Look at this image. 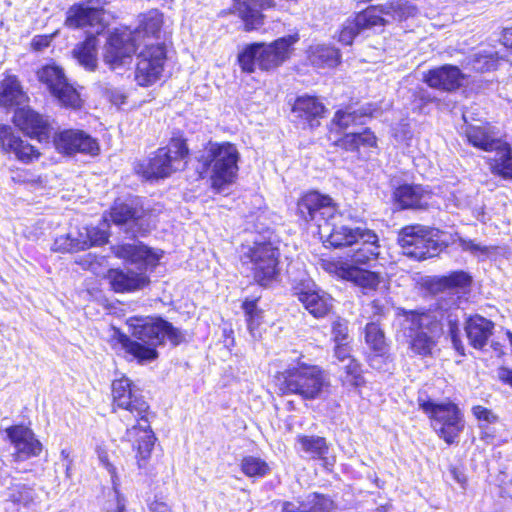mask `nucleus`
Listing matches in <instances>:
<instances>
[{
    "label": "nucleus",
    "mask_w": 512,
    "mask_h": 512,
    "mask_svg": "<svg viewBox=\"0 0 512 512\" xmlns=\"http://www.w3.org/2000/svg\"><path fill=\"white\" fill-rule=\"evenodd\" d=\"M403 317L401 326L409 338V349L413 354L421 357L432 356L443 333V321L446 320L454 349L459 355H465V348L459 337L458 308L447 309L441 303L428 311H403Z\"/></svg>",
    "instance_id": "nucleus-1"
},
{
    "label": "nucleus",
    "mask_w": 512,
    "mask_h": 512,
    "mask_svg": "<svg viewBox=\"0 0 512 512\" xmlns=\"http://www.w3.org/2000/svg\"><path fill=\"white\" fill-rule=\"evenodd\" d=\"M129 332L136 340L113 328L110 336L111 345L131 355L139 363L150 362L158 357L156 348L167 338L173 345L184 339L180 330L169 322L151 316H133L126 320Z\"/></svg>",
    "instance_id": "nucleus-2"
},
{
    "label": "nucleus",
    "mask_w": 512,
    "mask_h": 512,
    "mask_svg": "<svg viewBox=\"0 0 512 512\" xmlns=\"http://www.w3.org/2000/svg\"><path fill=\"white\" fill-rule=\"evenodd\" d=\"M112 398L115 408L128 411L137 420L136 425L126 430L124 439L132 443L138 466L142 468L149 459L156 440L148 420L149 405L140 389L127 377L112 382Z\"/></svg>",
    "instance_id": "nucleus-3"
},
{
    "label": "nucleus",
    "mask_w": 512,
    "mask_h": 512,
    "mask_svg": "<svg viewBox=\"0 0 512 512\" xmlns=\"http://www.w3.org/2000/svg\"><path fill=\"white\" fill-rule=\"evenodd\" d=\"M417 13L418 9L416 6L403 7L400 2L398 4L370 6L356 14L353 18H348L343 23L338 41L345 45H351L354 38L365 30L384 27L394 22H401L416 16Z\"/></svg>",
    "instance_id": "nucleus-4"
},
{
    "label": "nucleus",
    "mask_w": 512,
    "mask_h": 512,
    "mask_svg": "<svg viewBox=\"0 0 512 512\" xmlns=\"http://www.w3.org/2000/svg\"><path fill=\"white\" fill-rule=\"evenodd\" d=\"M299 40V34L294 33L280 37L271 43L250 44L239 53V65L247 73H253L256 66L263 71L274 70L290 59L294 45Z\"/></svg>",
    "instance_id": "nucleus-5"
},
{
    "label": "nucleus",
    "mask_w": 512,
    "mask_h": 512,
    "mask_svg": "<svg viewBox=\"0 0 512 512\" xmlns=\"http://www.w3.org/2000/svg\"><path fill=\"white\" fill-rule=\"evenodd\" d=\"M240 154L229 142L209 143L201 155L200 162L209 173L212 187L222 190L234 182L238 172Z\"/></svg>",
    "instance_id": "nucleus-6"
},
{
    "label": "nucleus",
    "mask_w": 512,
    "mask_h": 512,
    "mask_svg": "<svg viewBox=\"0 0 512 512\" xmlns=\"http://www.w3.org/2000/svg\"><path fill=\"white\" fill-rule=\"evenodd\" d=\"M420 409L428 416L437 435L447 444H453L464 430L465 421L459 407L451 402H435L431 399H419Z\"/></svg>",
    "instance_id": "nucleus-7"
},
{
    "label": "nucleus",
    "mask_w": 512,
    "mask_h": 512,
    "mask_svg": "<svg viewBox=\"0 0 512 512\" xmlns=\"http://www.w3.org/2000/svg\"><path fill=\"white\" fill-rule=\"evenodd\" d=\"M279 389L283 394H297L304 400L320 397L328 382L317 366L298 364L281 374Z\"/></svg>",
    "instance_id": "nucleus-8"
},
{
    "label": "nucleus",
    "mask_w": 512,
    "mask_h": 512,
    "mask_svg": "<svg viewBox=\"0 0 512 512\" xmlns=\"http://www.w3.org/2000/svg\"><path fill=\"white\" fill-rule=\"evenodd\" d=\"M398 241L403 253L417 260L434 257L446 246L438 230L421 225L404 227L399 233Z\"/></svg>",
    "instance_id": "nucleus-9"
},
{
    "label": "nucleus",
    "mask_w": 512,
    "mask_h": 512,
    "mask_svg": "<svg viewBox=\"0 0 512 512\" xmlns=\"http://www.w3.org/2000/svg\"><path fill=\"white\" fill-rule=\"evenodd\" d=\"M279 250L270 242H255L242 255V264L261 286L272 283L278 273Z\"/></svg>",
    "instance_id": "nucleus-10"
},
{
    "label": "nucleus",
    "mask_w": 512,
    "mask_h": 512,
    "mask_svg": "<svg viewBox=\"0 0 512 512\" xmlns=\"http://www.w3.org/2000/svg\"><path fill=\"white\" fill-rule=\"evenodd\" d=\"M188 149L181 139H172L165 147L159 148L139 172L146 179L165 178L181 170L186 164Z\"/></svg>",
    "instance_id": "nucleus-11"
},
{
    "label": "nucleus",
    "mask_w": 512,
    "mask_h": 512,
    "mask_svg": "<svg viewBox=\"0 0 512 512\" xmlns=\"http://www.w3.org/2000/svg\"><path fill=\"white\" fill-rule=\"evenodd\" d=\"M139 48V44L133 38L132 30L128 28L115 29L107 37L103 60L106 65L115 70L130 65L133 55Z\"/></svg>",
    "instance_id": "nucleus-12"
},
{
    "label": "nucleus",
    "mask_w": 512,
    "mask_h": 512,
    "mask_svg": "<svg viewBox=\"0 0 512 512\" xmlns=\"http://www.w3.org/2000/svg\"><path fill=\"white\" fill-rule=\"evenodd\" d=\"M166 61V50L162 43L145 44L137 55L135 80L143 87L153 85L161 79Z\"/></svg>",
    "instance_id": "nucleus-13"
},
{
    "label": "nucleus",
    "mask_w": 512,
    "mask_h": 512,
    "mask_svg": "<svg viewBox=\"0 0 512 512\" xmlns=\"http://www.w3.org/2000/svg\"><path fill=\"white\" fill-rule=\"evenodd\" d=\"M38 79L46 85L50 93L63 105L78 108L81 98L77 90L68 83L62 68L56 65L43 66L37 72Z\"/></svg>",
    "instance_id": "nucleus-14"
},
{
    "label": "nucleus",
    "mask_w": 512,
    "mask_h": 512,
    "mask_svg": "<svg viewBox=\"0 0 512 512\" xmlns=\"http://www.w3.org/2000/svg\"><path fill=\"white\" fill-rule=\"evenodd\" d=\"M297 211L303 220L319 228L324 221L337 217L338 206L330 196L310 191L298 200Z\"/></svg>",
    "instance_id": "nucleus-15"
},
{
    "label": "nucleus",
    "mask_w": 512,
    "mask_h": 512,
    "mask_svg": "<svg viewBox=\"0 0 512 512\" xmlns=\"http://www.w3.org/2000/svg\"><path fill=\"white\" fill-rule=\"evenodd\" d=\"M366 228L353 227L346 223L343 216L337 212V217L324 221L319 225V234L324 243L334 248L348 247L358 243L359 239L367 231Z\"/></svg>",
    "instance_id": "nucleus-16"
},
{
    "label": "nucleus",
    "mask_w": 512,
    "mask_h": 512,
    "mask_svg": "<svg viewBox=\"0 0 512 512\" xmlns=\"http://www.w3.org/2000/svg\"><path fill=\"white\" fill-rule=\"evenodd\" d=\"M322 266L328 273L341 279L352 281L367 291L376 290L382 282V277L379 273L362 269L341 259L324 261Z\"/></svg>",
    "instance_id": "nucleus-17"
},
{
    "label": "nucleus",
    "mask_w": 512,
    "mask_h": 512,
    "mask_svg": "<svg viewBox=\"0 0 512 512\" xmlns=\"http://www.w3.org/2000/svg\"><path fill=\"white\" fill-rule=\"evenodd\" d=\"M293 293L304 308L316 318L326 316L332 309V298L310 279L296 282L293 285Z\"/></svg>",
    "instance_id": "nucleus-18"
},
{
    "label": "nucleus",
    "mask_w": 512,
    "mask_h": 512,
    "mask_svg": "<svg viewBox=\"0 0 512 512\" xmlns=\"http://www.w3.org/2000/svg\"><path fill=\"white\" fill-rule=\"evenodd\" d=\"M111 249L117 258L135 265L141 271L156 267L163 256L162 250L149 248L136 240L114 245Z\"/></svg>",
    "instance_id": "nucleus-19"
},
{
    "label": "nucleus",
    "mask_w": 512,
    "mask_h": 512,
    "mask_svg": "<svg viewBox=\"0 0 512 512\" xmlns=\"http://www.w3.org/2000/svg\"><path fill=\"white\" fill-rule=\"evenodd\" d=\"M5 432L14 447L15 452L13 455L16 461H25L40 455L42 444L28 427L15 425L7 428Z\"/></svg>",
    "instance_id": "nucleus-20"
},
{
    "label": "nucleus",
    "mask_w": 512,
    "mask_h": 512,
    "mask_svg": "<svg viewBox=\"0 0 512 512\" xmlns=\"http://www.w3.org/2000/svg\"><path fill=\"white\" fill-rule=\"evenodd\" d=\"M55 148L64 154L76 152L97 154L99 147L95 139L81 130H65L54 138Z\"/></svg>",
    "instance_id": "nucleus-21"
},
{
    "label": "nucleus",
    "mask_w": 512,
    "mask_h": 512,
    "mask_svg": "<svg viewBox=\"0 0 512 512\" xmlns=\"http://www.w3.org/2000/svg\"><path fill=\"white\" fill-rule=\"evenodd\" d=\"M14 124L26 135L39 141L45 140L49 135L47 121L30 108H20L13 116Z\"/></svg>",
    "instance_id": "nucleus-22"
},
{
    "label": "nucleus",
    "mask_w": 512,
    "mask_h": 512,
    "mask_svg": "<svg viewBox=\"0 0 512 512\" xmlns=\"http://www.w3.org/2000/svg\"><path fill=\"white\" fill-rule=\"evenodd\" d=\"M0 146L3 151L13 153L19 161L24 163L38 159L40 153L29 143L15 135L12 128L0 125Z\"/></svg>",
    "instance_id": "nucleus-23"
},
{
    "label": "nucleus",
    "mask_w": 512,
    "mask_h": 512,
    "mask_svg": "<svg viewBox=\"0 0 512 512\" xmlns=\"http://www.w3.org/2000/svg\"><path fill=\"white\" fill-rule=\"evenodd\" d=\"M395 199L402 208L438 206L436 196L421 185H402L395 191Z\"/></svg>",
    "instance_id": "nucleus-24"
},
{
    "label": "nucleus",
    "mask_w": 512,
    "mask_h": 512,
    "mask_svg": "<svg viewBox=\"0 0 512 512\" xmlns=\"http://www.w3.org/2000/svg\"><path fill=\"white\" fill-rule=\"evenodd\" d=\"M162 25L163 14L158 10H150L142 15L138 27L132 30L133 38L140 47L145 44L160 43Z\"/></svg>",
    "instance_id": "nucleus-25"
},
{
    "label": "nucleus",
    "mask_w": 512,
    "mask_h": 512,
    "mask_svg": "<svg viewBox=\"0 0 512 512\" xmlns=\"http://www.w3.org/2000/svg\"><path fill=\"white\" fill-rule=\"evenodd\" d=\"M379 238L372 230L364 231L362 237L359 239L358 247L349 255V259L344 260L349 264L360 267L361 265H370L372 261H376L379 251Z\"/></svg>",
    "instance_id": "nucleus-26"
},
{
    "label": "nucleus",
    "mask_w": 512,
    "mask_h": 512,
    "mask_svg": "<svg viewBox=\"0 0 512 512\" xmlns=\"http://www.w3.org/2000/svg\"><path fill=\"white\" fill-rule=\"evenodd\" d=\"M464 75L456 66L444 65L442 67L430 70L425 76L424 81L432 88L451 91L458 88Z\"/></svg>",
    "instance_id": "nucleus-27"
},
{
    "label": "nucleus",
    "mask_w": 512,
    "mask_h": 512,
    "mask_svg": "<svg viewBox=\"0 0 512 512\" xmlns=\"http://www.w3.org/2000/svg\"><path fill=\"white\" fill-rule=\"evenodd\" d=\"M107 279L115 292H131L143 288L149 279L143 272H124L119 269H111L107 273Z\"/></svg>",
    "instance_id": "nucleus-28"
},
{
    "label": "nucleus",
    "mask_w": 512,
    "mask_h": 512,
    "mask_svg": "<svg viewBox=\"0 0 512 512\" xmlns=\"http://www.w3.org/2000/svg\"><path fill=\"white\" fill-rule=\"evenodd\" d=\"M91 3L92 1H87L69 8L65 25L69 28H82L99 23L102 10L91 6Z\"/></svg>",
    "instance_id": "nucleus-29"
},
{
    "label": "nucleus",
    "mask_w": 512,
    "mask_h": 512,
    "mask_svg": "<svg viewBox=\"0 0 512 512\" xmlns=\"http://www.w3.org/2000/svg\"><path fill=\"white\" fill-rule=\"evenodd\" d=\"M494 323L480 315L467 319L465 331L470 344L475 349H482L493 334Z\"/></svg>",
    "instance_id": "nucleus-30"
},
{
    "label": "nucleus",
    "mask_w": 512,
    "mask_h": 512,
    "mask_svg": "<svg viewBox=\"0 0 512 512\" xmlns=\"http://www.w3.org/2000/svg\"><path fill=\"white\" fill-rule=\"evenodd\" d=\"M272 4V0H246L243 2L235 0V8L244 22L245 30L258 29L263 24V15L257 7L263 9L272 6Z\"/></svg>",
    "instance_id": "nucleus-31"
},
{
    "label": "nucleus",
    "mask_w": 512,
    "mask_h": 512,
    "mask_svg": "<svg viewBox=\"0 0 512 512\" xmlns=\"http://www.w3.org/2000/svg\"><path fill=\"white\" fill-rule=\"evenodd\" d=\"M332 504V500L318 493H311L305 499L297 504L294 502H283L282 512H327Z\"/></svg>",
    "instance_id": "nucleus-32"
},
{
    "label": "nucleus",
    "mask_w": 512,
    "mask_h": 512,
    "mask_svg": "<svg viewBox=\"0 0 512 512\" xmlns=\"http://www.w3.org/2000/svg\"><path fill=\"white\" fill-rule=\"evenodd\" d=\"M310 63L316 67H335L340 62L339 50L326 44H312L307 50Z\"/></svg>",
    "instance_id": "nucleus-33"
},
{
    "label": "nucleus",
    "mask_w": 512,
    "mask_h": 512,
    "mask_svg": "<svg viewBox=\"0 0 512 512\" xmlns=\"http://www.w3.org/2000/svg\"><path fill=\"white\" fill-rule=\"evenodd\" d=\"M495 156L489 159L492 173L505 179H512V151L510 146L502 141L499 147H495Z\"/></svg>",
    "instance_id": "nucleus-34"
},
{
    "label": "nucleus",
    "mask_w": 512,
    "mask_h": 512,
    "mask_svg": "<svg viewBox=\"0 0 512 512\" xmlns=\"http://www.w3.org/2000/svg\"><path fill=\"white\" fill-rule=\"evenodd\" d=\"M97 46L98 40L96 36L91 35L73 50L74 57L78 63L88 71H94L97 67Z\"/></svg>",
    "instance_id": "nucleus-35"
},
{
    "label": "nucleus",
    "mask_w": 512,
    "mask_h": 512,
    "mask_svg": "<svg viewBox=\"0 0 512 512\" xmlns=\"http://www.w3.org/2000/svg\"><path fill=\"white\" fill-rule=\"evenodd\" d=\"M25 98V93L15 76H7L0 82V106L19 105Z\"/></svg>",
    "instance_id": "nucleus-36"
},
{
    "label": "nucleus",
    "mask_w": 512,
    "mask_h": 512,
    "mask_svg": "<svg viewBox=\"0 0 512 512\" xmlns=\"http://www.w3.org/2000/svg\"><path fill=\"white\" fill-rule=\"evenodd\" d=\"M466 136L470 144L485 151H493L502 142L489 128L482 126L468 127Z\"/></svg>",
    "instance_id": "nucleus-37"
},
{
    "label": "nucleus",
    "mask_w": 512,
    "mask_h": 512,
    "mask_svg": "<svg viewBox=\"0 0 512 512\" xmlns=\"http://www.w3.org/2000/svg\"><path fill=\"white\" fill-rule=\"evenodd\" d=\"M336 145L347 151H359L361 147H374L376 145V137L368 129L360 133L350 132L337 140Z\"/></svg>",
    "instance_id": "nucleus-38"
},
{
    "label": "nucleus",
    "mask_w": 512,
    "mask_h": 512,
    "mask_svg": "<svg viewBox=\"0 0 512 512\" xmlns=\"http://www.w3.org/2000/svg\"><path fill=\"white\" fill-rule=\"evenodd\" d=\"M297 444L299 445V450L304 452L309 458L326 459L325 455L328 453V446L324 438L300 435L297 437Z\"/></svg>",
    "instance_id": "nucleus-39"
},
{
    "label": "nucleus",
    "mask_w": 512,
    "mask_h": 512,
    "mask_svg": "<svg viewBox=\"0 0 512 512\" xmlns=\"http://www.w3.org/2000/svg\"><path fill=\"white\" fill-rule=\"evenodd\" d=\"M293 111L300 118L312 120L323 115L324 106L315 97L301 96L295 101Z\"/></svg>",
    "instance_id": "nucleus-40"
},
{
    "label": "nucleus",
    "mask_w": 512,
    "mask_h": 512,
    "mask_svg": "<svg viewBox=\"0 0 512 512\" xmlns=\"http://www.w3.org/2000/svg\"><path fill=\"white\" fill-rule=\"evenodd\" d=\"M96 453H97L100 463L107 470V472L110 474V477H111L112 489H113V492H114L116 500H117V506H116L115 512H122L125 508V501L119 492L120 478H119L117 469L109 461L108 454L103 448L98 447L96 450Z\"/></svg>",
    "instance_id": "nucleus-41"
},
{
    "label": "nucleus",
    "mask_w": 512,
    "mask_h": 512,
    "mask_svg": "<svg viewBox=\"0 0 512 512\" xmlns=\"http://www.w3.org/2000/svg\"><path fill=\"white\" fill-rule=\"evenodd\" d=\"M240 469L249 478H263L270 474L271 467L264 459L249 455L242 458Z\"/></svg>",
    "instance_id": "nucleus-42"
},
{
    "label": "nucleus",
    "mask_w": 512,
    "mask_h": 512,
    "mask_svg": "<svg viewBox=\"0 0 512 512\" xmlns=\"http://www.w3.org/2000/svg\"><path fill=\"white\" fill-rule=\"evenodd\" d=\"M365 341L376 356H384L387 353L385 336L377 323L371 322L366 325Z\"/></svg>",
    "instance_id": "nucleus-43"
},
{
    "label": "nucleus",
    "mask_w": 512,
    "mask_h": 512,
    "mask_svg": "<svg viewBox=\"0 0 512 512\" xmlns=\"http://www.w3.org/2000/svg\"><path fill=\"white\" fill-rule=\"evenodd\" d=\"M111 220L115 224H123L128 221H136L141 218V211L134 208L133 202L125 203L116 201L110 211Z\"/></svg>",
    "instance_id": "nucleus-44"
},
{
    "label": "nucleus",
    "mask_w": 512,
    "mask_h": 512,
    "mask_svg": "<svg viewBox=\"0 0 512 512\" xmlns=\"http://www.w3.org/2000/svg\"><path fill=\"white\" fill-rule=\"evenodd\" d=\"M376 110L370 109H361L360 114L357 111L350 110H339L335 113L333 118V123L337 125L340 129L346 130L349 127L359 123L362 124L361 118L367 115L373 116L375 115Z\"/></svg>",
    "instance_id": "nucleus-45"
},
{
    "label": "nucleus",
    "mask_w": 512,
    "mask_h": 512,
    "mask_svg": "<svg viewBox=\"0 0 512 512\" xmlns=\"http://www.w3.org/2000/svg\"><path fill=\"white\" fill-rule=\"evenodd\" d=\"M242 308L246 315L248 330L254 339L261 336L259 326L261 324L262 312L257 308L256 300H245Z\"/></svg>",
    "instance_id": "nucleus-46"
},
{
    "label": "nucleus",
    "mask_w": 512,
    "mask_h": 512,
    "mask_svg": "<svg viewBox=\"0 0 512 512\" xmlns=\"http://www.w3.org/2000/svg\"><path fill=\"white\" fill-rule=\"evenodd\" d=\"M36 493L34 489L26 484H13L9 489V500L16 505L29 507L34 503Z\"/></svg>",
    "instance_id": "nucleus-47"
},
{
    "label": "nucleus",
    "mask_w": 512,
    "mask_h": 512,
    "mask_svg": "<svg viewBox=\"0 0 512 512\" xmlns=\"http://www.w3.org/2000/svg\"><path fill=\"white\" fill-rule=\"evenodd\" d=\"M497 58L492 52H478L468 59L467 65L476 72H486L497 67Z\"/></svg>",
    "instance_id": "nucleus-48"
},
{
    "label": "nucleus",
    "mask_w": 512,
    "mask_h": 512,
    "mask_svg": "<svg viewBox=\"0 0 512 512\" xmlns=\"http://www.w3.org/2000/svg\"><path fill=\"white\" fill-rule=\"evenodd\" d=\"M452 244L456 245L457 247L461 248L463 251L469 252L474 256L477 257H486L488 256L490 252V248L487 246H482L478 243H475L472 240L462 238L460 236H456L452 240Z\"/></svg>",
    "instance_id": "nucleus-49"
},
{
    "label": "nucleus",
    "mask_w": 512,
    "mask_h": 512,
    "mask_svg": "<svg viewBox=\"0 0 512 512\" xmlns=\"http://www.w3.org/2000/svg\"><path fill=\"white\" fill-rule=\"evenodd\" d=\"M83 246H79V243L75 244L74 234L72 232L57 237L53 244V249L58 252H78L81 251Z\"/></svg>",
    "instance_id": "nucleus-50"
},
{
    "label": "nucleus",
    "mask_w": 512,
    "mask_h": 512,
    "mask_svg": "<svg viewBox=\"0 0 512 512\" xmlns=\"http://www.w3.org/2000/svg\"><path fill=\"white\" fill-rule=\"evenodd\" d=\"M344 369L346 371V381L355 387H358L363 384L364 379L361 374V368L359 363L355 359H350L347 361V364L344 365Z\"/></svg>",
    "instance_id": "nucleus-51"
},
{
    "label": "nucleus",
    "mask_w": 512,
    "mask_h": 512,
    "mask_svg": "<svg viewBox=\"0 0 512 512\" xmlns=\"http://www.w3.org/2000/svg\"><path fill=\"white\" fill-rule=\"evenodd\" d=\"M443 282L444 285L448 288H465L470 285L471 278L467 273L463 271H457L445 277Z\"/></svg>",
    "instance_id": "nucleus-52"
},
{
    "label": "nucleus",
    "mask_w": 512,
    "mask_h": 512,
    "mask_svg": "<svg viewBox=\"0 0 512 512\" xmlns=\"http://www.w3.org/2000/svg\"><path fill=\"white\" fill-rule=\"evenodd\" d=\"M332 333L335 344L349 342L348 325L345 320L339 319L335 321L332 325Z\"/></svg>",
    "instance_id": "nucleus-53"
},
{
    "label": "nucleus",
    "mask_w": 512,
    "mask_h": 512,
    "mask_svg": "<svg viewBox=\"0 0 512 512\" xmlns=\"http://www.w3.org/2000/svg\"><path fill=\"white\" fill-rule=\"evenodd\" d=\"M89 232L90 246L103 245L108 240V233L105 229L99 227H86Z\"/></svg>",
    "instance_id": "nucleus-54"
},
{
    "label": "nucleus",
    "mask_w": 512,
    "mask_h": 512,
    "mask_svg": "<svg viewBox=\"0 0 512 512\" xmlns=\"http://www.w3.org/2000/svg\"><path fill=\"white\" fill-rule=\"evenodd\" d=\"M473 415L481 422V427L486 424H491L497 420V417L492 413L491 410L483 406H474L472 408Z\"/></svg>",
    "instance_id": "nucleus-55"
},
{
    "label": "nucleus",
    "mask_w": 512,
    "mask_h": 512,
    "mask_svg": "<svg viewBox=\"0 0 512 512\" xmlns=\"http://www.w3.org/2000/svg\"><path fill=\"white\" fill-rule=\"evenodd\" d=\"M335 357L342 363L349 361L351 358L350 355V346L349 342L347 343H336L334 349Z\"/></svg>",
    "instance_id": "nucleus-56"
},
{
    "label": "nucleus",
    "mask_w": 512,
    "mask_h": 512,
    "mask_svg": "<svg viewBox=\"0 0 512 512\" xmlns=\"http://www.w3.org/2000/svg\"><path fill=\"white\" fill-rule=\"evenodd\" d=\"M73 234L75 244L79 243V246H83L81 250H85L91 247L89 240V232H87L86 227L79 229L76 233Z\"/></svg>",
    "instance_id": "nucleus-57"
},
{
    "label": "nucleus",
    "mask_w": 512,
    "mask_h": 512,
    "mask_svg": "<svg viewBox=\"0 0 512 512\" xmlns=\"http://www.w3.org/2000/svg\"><path fill=\"white\" fill-rule=\"evenodd\" d=\"M151 512H171L169 505L161 500L155 499L149 504Z\"/></svg>",
    "instance_id": "nucleus-58"
},
{
    "label": "nucleus",
    "mask_w": 512,
    "mask_h": 512,
    "mask_svg": "<svg viewBox=\"0 0 512 512\" xmlns=\"http://www.w3.org/2000/svg\"><path fill=\"white\" fill-rule=\"evenodd\" d=\"M498 378L512 387V370L500 368L498 370Z\"/></svg>",
    "instance_id": "nucleus-59"
},
{
    "label": "nucleus",
    "mask_w": 512,
    "mask_h": 512,
    "mask_svg": "<svg viewBox=\"0 0 512 512\" xmlns=\"http://www.w3.org/2000/svg\"><path fill=\"white\" fill-rule=\"evenodd\" d=\"M503 44L512 49V28H506L502 35Z\"/></svg>",
    "instance_id": "nucleus-60"
},
{
    "label": "nucleus",
    "mask_w": 512,
    "mask_h": 512,
    "mask_svg": "<svg viewBox=\"0 0 512 512\" xmlns=\"http://www.w3.org/2000/svg\"><path fill=\"white\" fill-rule=\"evenodd\" d=\"M451 473L453 475V478L462 486V487H465L466 483H467V478L466 476L459 472L458 470L456 469H452L451 470Z\"/></svg>",
    "instance_id": "nucleus-61"
},
{
    "label": "nucleus",
    "mask_w": 512,
    "mask_h": 512,
    "mask_svg": "<svg viewBox=\"0 0 512 512\" xmlns=\"http://www.w3.org/2000/svg\"><path fill=\"white\" fill-rule=\"evenodd\" d=\"M60 459L63 462V465L65 463H73V457L71 455V450L68 448H63L60 452Z\"/></svg>",
    "instance_id": "nucleus-62"
},
{
    "label": "nucleus",
    "mask_w": 512,
    "mask_h": 512,
    "mask_svg": "<svg viewBox=\"0 0 512 512\" xmlns=\"http://www.w3.org/2000/svg\"><path fill=\"white\" fill-rule=\"evenodd\" d=\"M64 469H65V475L68 479H71L72 478V468H73V463H65L64 465Z\"/></svg>",
    "instance_id": "nucleus-63"
},
{
    "label": "nucleus",
    "mask_w": 512,
    "mask_h": 512,
    "mask_svg": "<svg viewBox=\"0 0 512 512\" xmlns=\"http://www.w3.org/2000/svg\"><path fill=\"white\" fill-rule=\"evenodd\" d=\"M332 509H333V503L331 504V506H330V508L328 509V511H327V512H331V511H332Z\"/></svg>",
    "instance_id": "nucleus-64"
}]
</instances>
